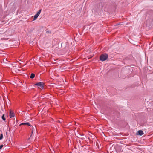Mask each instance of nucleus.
Returning a JSON list of instances; mask_svg holds the SVG:
<instances>
[{"label":"nucleus","mask_w":153,"mask_h":153,"mask_svg":"<svg viewBox=\"0 0 153 153\" xmlns=\"http://www.w3.org/2000/svg\"><path fill=\"white\" fill-rule=\"evenodd\" d=\"M3 145H0V149H1L3 147Z\"/></svg>","instance_id":"obj_12"},{"label":"nucleus","mask_w":153,"mask_h":153,"mask_svg":"<svg viewBox=\"0 0 153 153\" xmlns=\"http://www.w3.org/2000/svg\"><path fill=\"white\" fill-rule=\"evenodd\" d=\"M2 119L4 121H5L6 120V119L4 117V115L3 114L1 117Z\"/></svg>","instance_id":"obj_8"},{"label":"nucleus","mask_w":153,"mask_h":153,"mask_svg":"<svg viewBox=\"0 0 153 153\" xmlns=\"http://www.w3.org/2000/svg\"><path fill=\"white\" fill-rule=\"evenodd\" d=\"M35 85L38 86L42 89H43L44 83L43 82H39L36 83Z\"/></svg>","instance_id":"obj_2"},{"label":"nucleus","mask_w":153,"mask_h":153,"mask_svg":"<svg viewBox=\"0 0 153 153\" xmlns=\"http://www.w3.org/2000/svg\"><path fill=\"white\" fill-rule=\"evenodd\" d=\"M144 134L143 131L141 130H140L137 132V134L140 136Z\"/></svg>","instance_id":"obj_4"},{"label":"nucleus","mask_w":153,"mask_h":153,"mask_svg":"<svg viewBox=\"0 0 153 153\" xmlns=\"http://www.w3.org/2000/svg\"><path fill=\"white\" fill-rule=\"evenodd\" d=\"M35 74L34 73H31L30 74V77L31 79L35 77Z\"/></svg>","instance_id":"obj_6"},{"label":"nucleus","mask_w":153,"mask_h":153,"mask_svg":"<svg viewBox=\"0 0 153 153\" xmlns=\"http://www.w3.org/2000/svg\"><path fill=\"white\" fill-rule=\"evenodd\" d=\"M81 139L82 140H83L84 139V138H81Z\"/></svg>","instance_id":"obj_14"},{"label":"nucleus","mask_w":153,"mask_h":153,"mask_svg":"<svg viewBox=\"0 0 153 153\" xmlns=\"http://www.w3.org/2000/svg\"><path fill=\"white\" fill-rule=\"evenodd\" d=\"M46 33L47 34H50L51 33V31H46Z\"/></svg>","instance_id":"obj_11"},{"label":"nucleus","mask_w":153,"mask_h":153,"mask_svg":"<svg viewBox=\"0 0 153 153\" xmlns=\"http://www.w3.org/2000/svg\"><path fill=\"white\" fill-rule=\"evenodd\" d=\"M33 130H32V132H31L32 134H33ZM32 134H31V135L30 136V137H31V136H32Z\"/></svg>","instance_id":"obj_13"},{"label":"nucleus","mask_w":153,"mask_h":153,"mask_svg":"<svg viewBox=\"0 0 153 153\" xmlns=\"http://www.w3.org/2000/svg\"><path fill=\"white\" fill-rule=\"evenodd\" d=\"M42 10L40 9L39 10V11L37 12V13H36L37 14H38V15L39 16L40 14L41 13V11Z\"/></svg>","instance_id":"obj_9"},{"label":"nucleus","mask_w":153,"mask_h":153,"mask_svg":"<svg viewBox=\"0 0 153 153\" xmlns=\"http://www.w3.org/2000/svg\"><path fill=\"white\" fill-rule=\"evenodd\" d=\"M39 15L37 14H36L34 16L33 20H35L38 17Z\"/></svg>","instance_id":"obj_7"},{"label":"nucleus","mask_w":153,"mask_h":153,"mask_svg":"<svg viewBox=\"0 0 153 153\" xmlns=\"http://www.w3.org/2000/svg\"><path fill=\"white\" fill-rule=\"evenodd\" d=\"M108 57V54L105 53L101 54L100 57V60L102 61H103L106 60Z\"/></svg>","instance_id":"obj_1"},{"label":"nucleus","mask_w":153,"mask_h":153,"mask_svg":"<svg viewBox=\"0 0 153 153\" xmlns=\"http://www.w3.org/2000/svg\"><path fill=\"white\" fill-rule=\"evenodd\" d=\"M15 115L13 112L11 110L10 111V118L13 117H14Z\"/></svg>","instance_id":"obj_3"},{"label":"nucleus","mask_w":153,"mask_h":153,"mask_svg":"<svg viewBox=\"0 0 153 153\" xmlns=\"http://www.w3.org/2000/svg\"><path fill=\"white\" fill-rule=\"evenodd\" d=\"M27 125L30 126H31V125L28 122L22 123L20 124V125Z\"/></svg>","instance_id":"obj_5"},{"label":"nucleus","mask_w":153,"mask_h":153,"mask_svg":"<svg viewBox=\"0 0 153 153\" xmlns=\"http://www.w3.org/2000/svg\"><path fill=\"white\" fill-rule=\"evenodd\" d=\"M3 138V135L2 134H1L0 135V140H1Z\"/></svg>","instance_id":"obj_10"}]
</instances>
